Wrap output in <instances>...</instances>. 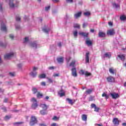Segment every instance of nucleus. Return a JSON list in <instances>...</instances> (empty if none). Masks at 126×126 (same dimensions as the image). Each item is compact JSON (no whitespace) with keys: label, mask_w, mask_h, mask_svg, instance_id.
<instances>
[{"label":"nucleus","mask_w":126,"mask_h":126,"mask_svg":"<svg viewBox=\"0 0 126 126\" xmlns=\"http://www.w3.org/2000/svg\"><path fill=\"white\" fill-rule=\"evenodd\" d=\"M66 100L68 101V103L70 104L71 105H72L74 102L72 101V99H70L69 98H67Z\"/></svg>","instance_id":"7c9ffc66"},{"label":"nucleus","mask_w":126,"mask_h":126,"mask_svg":"<svg viewBox=\"0 0 126 126\" xmlns=\"http://www.w3.org/2000/svg\"><path fill=\"white\" fill-rule=\"evenodd\" d=\"M53 2H59L60 1V0H52Z\"/></svg>","instance_id":"4d7b16f0"},{"label":"nucleus","mask_w":126,"mask_h":126,"mask_svg":"<svg viewBox=\"0 0 126 126\" xmlns=\"http://www.w3.org/2000/svg\"><path fill=\"white\" fill-rule=\"evenodd\" d=\"M102 97H105V98H106V99H109V95L106 94V93H103V94H102Z\"/></svg>","instance_id":"2f4dec72"},{"label":"nucleus","mask_w":126,"mask_h":126,"mask_svg":"<svg viewBox=\"0 0 126 126\" xmlns=\"http://www.w3.org/2000/svg\"><path fill=\"white\" fill-rule=\"evenodd\" d=\"M93 91V89H88L86 91V93H87V94H91Z\"/></svg>","instance_id":"5701e85b"},{"label":"nucleus","mask_w":126,"mask_h":126,"mask_svg":"<svg viewBox=\"0 0 126 126\" xmlns=\"http://www.w3.org/2000/svg\"><path fill=\"white\" fill-rule=\"evenodd\" d=\"M58 94L61 97H63V96H64V93L63 92V91H61L59 92H58Z\"/></svg>","instance_id":"bb28decb"},{"label":"nucleus","mask_w":126,"mask_h":126,"mask_svg":"<svg viewBox=\"0 0 126 126\" xmlns=\"http://www.w3.org/2000/svg\"><path fill=\"white\" fill-rule=\"evenodd\" d=\"M75 65V60H73V61H72L71 63H70V64H69V66H72V67H73V66H74Z\"/></svg>","instance_id":"393cba45"},{"label":"nucleus","mask_w":126,"mask_h":126,"mask_svg":"<svg viewBox=\"0 0 126 126\" xmlns=\"http://www.w3.org/2000/svg\"><path fill=\"white\" fill-rule=\"evenodd\" d=\"M102 58L105 59V58H111V53H106L103 56Z\"/></svg>","instance_id":"2eb2a0df"},{"label":"nucleus","mask_w":126,"mask_h":126,"mask_svg":"<svg viewBox=\"0 0 126 126\" xmlns=\"http://www.w3.org/2000/svg\"><path fill=\"white\" fill-rule=\"evenodd\" d=\"M49 9H50V6L45 7V10H46V11H48Z\"/></svg>","instance_id":"5fc2aeb1"},{"label":"nucleus","mask_w":126,"mask_h":126,"mask_svg":"<svg viewBox=\"0 0 126 126\" xmlns=\"http://www.w3.org/2000/svg\"><path fill=\"white\" fill-rule=\"evenodd\" d=\"M74 28H78V29H79L80 28V25H79V24H75L74 25Z\"/></svg>","instance_id":"c9c22d12"},{"label":"nucleus","mask_w":126,"mask_h":126,"mask_svg":"<svg viewBox=\"0 0 126 126\" xmlns=\"http://www.w3.org/2000/svg\"><path fill=\"white\" fill-rule=\"evenodd\" d=\"M77 31H75L73 32V35L75 38H76L77 37Z\"/></svg>","instance_id":"4c0bfd02"},{"label":"nucleus","mask_w":126,"mask_h":126,"mask_svg":"<svg viewBox=\"0 0 126 126\" xmlns=\"http://www.w3.org/2000/svg\"><path fill=\"white\" fill-rule=\"evenodd\" d=\"M108 24H109V26H112V25H113V23H112V22H109L108 23Z\"/></svg>","instance_id":"13d9d810"},{"label":"nucleus","mask_w":126,"mask_h":126,"mask_svg":"<svg viewBox=\"0 0 126 126\" xmlns=\"http://www.w3.org/2000/svg\"><path fill=\"white\" fill-rule=\"evenodd\" d=\"M41 85H42V86H46V82H42L41 83Z\"/></svg>","instance_id":"8fccbe9b"},{"label":"nucleus","mask_w":126,"mask_h":126,"mask_svg":"<svg viewBox=\"0 0 126 126\" xmlns=\"http://www.w3.org/2000/svg\"><path fill=\"white\" fill-rule=\"evenodd\" d=\"M82 119L83 121L86 122L87 121V116L85 114H83L82 115Z\"/></svg>","instance_id":"aec40b11"},{"label":"nucleus","mask_w":126,"mask_h":126,"mask_svg":"<svg viewBox=\"0 0 126 126\" xmlns=\"http://www.w3.org/2000/svg\"><path fill=\"white\" fill-rule=\"evenodd\" d=\"M53 120H54V121H58V120H59V118L57 117V116H54Z\"/></svg>","instance_id":"de8ad7c7"},{"label":"nucleus","mask_w":126,"mask_h":126,"mask_svg":"<svg viewBox=\"0 0 126 126\" xmlns=\"http://www.w3.org/2000/svg\"><path fill=\"white\" fill-rule=\"evenodd\" d=\"M16 55V53L13 51L10 52L4 56L5 60H9L11 58H13Z\"/></svg>","instance_id":"f257e3e1"},{"label":"nucleus","mask_w":126,"mask_h":126,"mask_svg":"<svg viewBox=\"0 0 126 126\" xmlns=\"http://www.w3.org/2000/svg\"><path fill=\"white\" fill-rule=\"evenodd\" d=\"M57 61L59 63H63V58L61 57L57 59Z\"/></svg>","instance_id":"4be33fe9"},{"label":"nucleus","mask_w":126,"mask_h":126,"mask_svg":"<svg viewBox=\"0 0 126 126\" xmlns=\"http://www.w3.org/2000/svg\"><path fill=\"white\" fill-rule=\"evenodd\" d=\"M0 11H2V7L1 5L0 6Z\"/></svg>","instance_id":"69168bd1"},{"label":"nucleus","mask_w":126,"mask_h":126,"mask_svg":"<svg viewBox=\"0 0 126 126\" xmlns=\"http://www.w3.org/2000/svg\"><path fill=\"white\" fill-rule=\"evenodd\" d=\"M43 31L45 33H48L49 31H50V29L45 28L43 29Z\"/></svg>","instance_id":"ea45409f"},{"label":"nucleus","mask_w":126,"mask_h":126,"mask_svg":"<svg viewBox=\"0 0 126 126\" xmlns=\"http://www.w3.org/2000/svg\"><path fill=\"white\" fill-rule=\"evenodd\" d=\"M29 38L28 37H26L24 40V43H27L28 42Z\"/></svg>","instance_id":"37998d69"},{"label":"nucleus","mask_w":126,"mask_h":126,"mask_svg":"<svg viewBox=\"0 0 126 126\" xmlns=\"http://www.w3.org/2000/svg\"><path fill=\"white\" fill-rule=\"evenodd\" d=\"M1 31H4V32H6V27H5V25L3 24H1Z\"/></svg>","instance_id":"f8f14e48"},{"label":"nucleus","mask_w":126,"mask_h":126,"mask_svg":"<svg viewBox=\"0 0 126 126\" xmlns=\"http://www.w3.org/2000/svg\"><path fill=\"white\" fill-rule=\"evenodd\" d=\"M90 14H91L90 12H88V11L84 13V15L85 16H89V15H90Z\"/></svg>","instance_id":"58836bf2"},{"label":"nucleus","mask_w":126,"mask_h":126,"mask_svg":"<svg viewBox=\"0 0 126 126\" xmlns=\"http://www.w3.org/2000/svg\"><path fill=\"white\" fill-rule=\"evenodd\" d=\"M39 126H47V125H46L45 124H40Z\"/></svg>","instance_id":"bf43d9fd"},{"label":"nucleus","mask_w":126,"mask_h":126,"mask_svg":"<svg viewBox=\"0 0 126 126\" xmlns=\"http://www.w3.org/2000/svg\"><path fill=\"white\" fill-rule=\"evenodd\" d=\"M119 58L121 60V61H125V56L124 55H120L118 56Z\"/></svg>","instance_id":"b1692460"},{"label":"nucleus","mask_w":126,"mask_h":126,"mask_svg":"<svg viewBox=\"0 0 126 126\" xmlns=\"http://www.w3.org/2000/svg\"><path fill=\"white\" fill-rule=\"evenodd\" d=\"M48 82L50 83H53V80H52L51 79H50V78H48Z\"/></svg>","instance_id":"864d4df0"},{"label":"nucleus","mask_w":126,"mask_h":126,"mask_svg":"<svg viewBox=\"0 0 126 126\" xmlns=\"http://www.w3.org/2000/svg\"><path fill=\"white\" fill-rule=\"evenodd\" d=\"M9 38H10L12 40H13V39H14V35H13V34H10L9 35Z\"/></svg>","instance_id":"c03bdc74"},{"label":"nucleus","mask_w":126,"mask_h":126,"mask_svg":"<svg viewBox=\"0 0 126 126\" xmlns=\"http://www.w3.org/2000/svg\"><path fill=\"white\" fill-rule=\"evenodd\" d=\"M113 7H115V8H119V7H120V5H119V4H117L116 3H113Z\"/></svg>","instance_id":"a878e982"},{"label":"nucleus","mask_w":126,"mask_h":126,"mask_svg":"<svg viewBox=\"0 0 126 126\" xmlns=\"http://www.w3.org/2000/svg\"><path fill=\"white\" fill-rule=\"evenodd\" d=\"M18 67L19 68H21V67H22V64H21V63L18 64Z\"/></svg>","instance_id":"603ef678"},{"label":"nucleus","mask_w":126,"mask_h":126,"mask_svg":"<svg viewBox=\"0 0 126 126\" xmlns=\"http://www.w3.org/2000/svg\"><path fill=\"white\" fill-rule=\"evenodd\" d=\"M31 47L32 48H37V43L35 42H33L31 44Z\"/></svg>","instance_id":"c85d7f7f"},{"label":"nucleus","mask_w":126,"mask_h":126,"mask_svg":"<svg viewBox=\"0 0 126 126\" xmlns=\"http://www.w3.org/2000/svg\"><path fill=\"white\" fill-rule=\"evenodd\" d=\"M107 35H110V36H112V35L115 34V30L114 29H111L108 31H107Z\"/></svg>","instance_id":"0eeeda50"},{"label":"nucleus","mask_w":126,"mask_h":126,"mask_svg":"<svg viewBox=\"0 0 126 126\" xmlns=\"http://www.w3.org/2000/svg\"><path fill=\"white\" fill-rule=\"evenodd\" d=\"M10 118H11V117L10 116H6L5 117V120H9V119H10Z\"/></svg>","instance_id":"a18cd8bd"},{"label":"nucleus","mask_w":126,"mask_h":126,"mask_svg":"<svg viewBox=\"0 0 126 126\" xmlns=\"http://www.w3.org/2000/svg\"><path fill=\"white\" fill-rule=\"evenodd\" d=\"M70 61V58L69 57L68 59H66V62L67 63H68Z\"/></svg>","instance_id":"052dcab7"},{"label":"nucleus","mask_w":126,"mask_h":126,"mask_svg":"<svg viewBox=\"0 0 126 126\" xmlns=\"http://www.w3.org/2000/svg\"><path fill=\"white\" fill-rule=\"evenodd\" d=\"M9 74H10V76H12V77H13V76H14V75H15V74L14 73L10 72V73H9Z\"/></svg>","instance_id":"3c124183"},{"label":"nucleus","mask_w":126,"mask_h":126,"mask_svg":"<svg viewBox=\"0 0 126 126\" xmlns=\"http://www.w3.org/2000/svg\"><path fill=\"white\" fill-rule=\"evenodd\" d=\"M54 66H51L49 67V69H54Z\"/></svg>","instance_id":"e2e57ef3"},{"label":"nucleus","mask_w":126,"mask_h":126,"mask_svg":"<svg viewBox=\"0 0 126 126\" xmlns=\"http://www.w3.org/2000/svg\"><path fill=\"white\" fill-rule=\"evenodd\" d=\"M67 2H72V0H66Z\"/></svg>","instance_id":"680f3d73"},{"label":"nucleus","mask_w":126,"mask_h":126,"mask_svg":"<svg viewBox=\"0 0 126 126\" xmlns=\"http://www.w3.org/2000/svg\"><path fill=\"white\" fill-rule=\"evenodd\" d=\"M82 13L81 12H79L76 14H74V16L75 18L77 19L79 18V17L81 16Z\"/></svg>","instance_id":"ddd939ff"},{"label":"nucleus","mask_w":126,"mask_h":126,"mask_svg":"<svg viewBox=\"0 0 126 126\" xmlns=\"http://www.w3.org/2000/svg\"><path fill=\"white\" fill-rule=\"evenodd\" d=\"M121 20H122L123 21L126 20V16L125 15H123L120 17Z\"/></svg>","instance_id":"cd10ccee"},{"label":"nucleus","mask_w":126,"mask_h":126,"mask_svg":"<svg viewBox=\"0 0 126 126\" xmlns=\"http://www.w3.org/2000/svg\"><path fill=\"white\" fill-rule=\"evenodd\" d=\"M79 34L83 37H88V35H89L88 32H79Z\"/></svg>","instance_id":"4468645a"},{"label":"nucleus","mask_w":126,"mask_h":126,"mask_svg":"<svg viewBox=\"0 0 126 126\" xmlns=\"http://www.w3.org/2000/svg\"><path fill=\"white\" fill-rule=\"evenodd\" d=\"M38 70V68L36 67H33V71H32L30 74L32 76V77H35L36 75H37V72H36V70Z\"/></svg>","instance_id":"20e7f679"},{"label":"nucleus","mask_w":126,"mask_h":126,"mask_svg":"<svg viewBox=\"0 0 126 126\" xmlns=\"http://www.w3.org/2000/svg\"><path fill=\"white\" fill-rule=\"evenodd\" d=\"M80 74L82 75L85 74L86 76H90V75H91V73H89L87 71L84 72L83 70L80 71Z\"/></svg>","instance_id":"423d86ee"},{"label":"nucleus","mask_w":126,"mask_h":126,"mask_svg":"<svg viewBox=\"0 0 126 126\" xmlns=\"http://www.w3.org/2000/svg\"><path fill=\"white\" fill-rule=\"evenodd\" d=\"M87 25V24H86L85 23H83V28H85V27H86Z\"/></svg>","instance_id":"6e6d98bb"},{"label":"nucleus","mask_w":126,"mask_h":126,"mask_svg":"<svg viewBox=\"0 0 126 126\" xmlns=\"http://www.w3.org/2000/svg\"><path fill=\"white\" fill-rule=\"evenodd\" d=\"M106 80L108 82H115V78L112 76H109L106 78Z\"/></svg>","instance_id":"6e6552de"},{"label":"nucleus","mask_w":126,"mask_h":126,"mask_svg":"<svg viewBox=\"0 0 126 126\" xmlns=\"http://www.w3.org/2000/svg\"><path fill=\"white\" fill-rule=\"evenodd\" d=\"M0 47H2V48H5L6 47V44H4L3 43L0 42Z\"/></svg>","instance_id":"e433bc0d"},{"label":"nucleus","mask_w":126,"mask_h":126,"mask_svg":"<svg viewBox=\"0 0 126 126\" xmlns=\"http://www.w3.org/2000/svg\"><path fill=\"white\" fill-rule=\"evenodd\" d=\"M22 124V122H16L14 123V126H19V125Z\"/></svg>","instance_id":"79ce46f5"},{"label":"nucleus","mask_w":126,"mask_h":126,"mask_svg":"<svg viewBox=\"0 0 126 126\" xmlns=\"http://www.w3.org/2000/svg\"><path fill=\"white\" fill-rule=\"evenodd\" d=\"M71 70L72 76H74L75 77L77 76V74L76 73V69L75 68H73Z\"/></svg>","instance_id":"9b49d317"},{"label":"nucleus","mask_w":126,"mask_h":126,"mask_svg":"<svg viewBox=\"0 0 126 126\" xmlns=\"http://www.w3.org/2000/svg\"><path fill=\"white\" fill-rule=\"evenodd\" d=\"M37 98H42V97H43V94L40 93L38 92L37 93Z\"/></svg>","instance_id":"f704fd0d"},{"label":"nucleus","mask_w":126,"mask_h":126,"mask_svg":"<svg viewBox=\"0 0 126 126\" xmlns=\"http://www.w3.org/2000/svg\"><path fill=\"white\" fill-rule=\"evenodd\" d=\"M20 19H21V18L19 16H17L16 17V21H20Z\"/></svg>","instance_id":"09e8293b"},{"label":"nucleus","mask_w":126,"mask_h":126,"mask_svg":"<svg viewBox=\"0 0 126 126\" xmlns=\"http://www.w3.org/2000/svg\"><path fill=\"white\" fill-rule=\"evenodd\" d=\"M122 126H126V123H124L122 124Z\"/></svg>","instance_id":"338daca9"},{"label":"nucleus","mask_w":126,"mask_h":126,"mask_svg":"<svg viewBox=\"0 0 126 126\" xmlns=\"http://www.w3.org/2000/svg\"><path fill=\"white\" fill-rule=\"evenodd\" d=\"M39 77L41 79L42 78H46V74H41L39 75Z\"/></svg>","instance_id":"72a5a7b5"},{"label":"nucleus","mask_w":126,"mask_h":126,"mask_svg":"<svg viewBox=\"0 0 126 126\" xmlns=\"http://www.w3.org/2000/svg\"><path fill=\"white\" fill-rule=\"evenodd\" d=\"M40 106L41 108H42L43 110H44L45 111L48 109V106H47L45 104H41Z\"/></svg>","instance_id":"f3484780"},{"label":"nucleus","mask_w":126,"mask_h":126,"mask_svg":"<svg viewBox=\"0 0 126 126\" xmlns=\"http://www.w3.org/2000/svg\"><path fill=\"white\" fill-rule=\"evenodd\" d=\"M110 96H111L112 99H117L120 97L119 95V94H117L116 93H112L110 94Z\"/></svg>","instance_id":"39448f33"},{"label":"nucleus","mask_w":126,"mask_h":126,"mask_svg":"<svg viewBox=\"0 0 126 126\" xmlns=\"http://www.w3.org/2000/svg\"><path fill=\"white\" fill-rule=\"evenodd\" d=\"M32 92H33V94H36V92H37V91H38V90H37V88H34V87L32 88Z\"/></svg>","instance_id":"473e14b6"},{"label":"nucleus","mask_w":126,"mask_h":126,"mask_svg":"<svg viewBox=\"0 0 126 126\" xmlns=\"http://www.w3.org/2000/svg\"><path fill=\"white\" fill-rule=\"evenodd\" d=\"M9 5L11 8H13V7H14V4H13V2L11 1H10Z\"/></svg>","instance_id":"c756f323"},{"label":"nucleus","mask_w":126,"mask_h":126,"mask_svg":"<svg viewBox=\"0 0 126 126\" xmlns=\"http://www.w3.org/2000/svg\"><path fill=\"white\" fill-rule=\"evenodd\" d=\"M98 36L100 37H105V36H106V33L102 32H99L98 33Z\"/></svg>","instance_id":"dca6fc26"},{"label":"nucleus","mask_w":126,"mask_h":126,"mask_svg":"<svg viewBox=\"0 0 126 126\" xmlns=\"http://www.w3.org/2000/svg\"><path fill=\"white\" fill-rule=\"evenodd\" d=\"M91 107H92V108H94V112H99V110H100V108H99V107H97L96 106V105H95V104H94V103L92 104V105H91Z\"/></svg>","instance_id":"1a4fd4ad"},{"label":"nucleus","mask_w":126,"mask_h":126,"mask_svg":"<svg viewBox=\"0 0 126 126\" xmlns=\"http://www.w3.org/2000/svg\"><path fill=\"white\" fill-rule=\"evenodd\" d=\"M109 71L110 73H111V74H115V72H116V70L114 69V68H110L109 69Z\"/></svg>","instance_id":"a211bd4d"},{"label":"nucleus","mask_w":126,"mask_h":126,"mask_svg":"<svg viewBox=\"0 0 126 126\" xmlns=\"http://www.w3.org/2000/svg\"><path fill=\"white\" fill-rule=\"evenodd\" d=\"M35 124H37V119L35 116H32L30 125L31 126H34Z\"/></svg>","instance_id":"7ed1b4c3"},{"label":"nucleus","mask_w":126,"mask_h":126,"mask_svg":"<svg viewBox=\"0 0 126 126\" xmlns=\"http://www.w3.org/2000/svg\"><path fill=\"white\" fill-rule=\"evenodd\" d=\"M31 102H32V109H35L37 107H38V104H37V100L36 98L32 97L31 99Z\"/></svg>","instance_id":"f03ea898"},{"label":"nucleus","mask_w":126,"mask_h":126,"mask_svg":"<svg viewBox=\"0 0 126 126\" xmlns=\"http://www.w3.org/2000/svg\"><path fill=\"white\" fill-rule=\"evenodd\" d=\"M86 44H87L88 46H91V45H92V41L90 40H87L86 41Z\"/></svg>","instance_id":"412c9836"},{"label":"nucleus","mask_w":126,"mask_h":126,"mask_svg":"<svg viewBox=\"0 0 126 126\" xmlns=\"http://www.w3.org/2000/svg\"><path fill=\"white\" fill-rule=\"evenodd\" d=\"M40 114L41 115H46L47 112L45 111L41 110L40 111Z\"/></svg>","instance_id":"a19ab883"},{"label":"nucleus","mask_w":126,"mask_h":126,"mask_svg":"<svg viewBox=\"0 0 126 126\" xmlns=\"http://www.w3.org/2000/svg\"><path fill=\"white\" fill-rule=\"evenodd\" d=\"M53 76H54V77H59V76H60V74H59L58 73H54L53 74Z\"/></svg>","instance_id":"49530a36"},{"label":"nucleus","mask_w":126,"mask_h":126,"mask_svg":"<svg viewBox=\"0 0 126 126\" xmlns=\"http://www.w3.org/2000/svg\"><path fill=\"white\" fill-rule=\"evenodd\" d=\"M57 124L56 123H53L51 125V126H56Z\"/></svg>","instance_id":"0e129e2a"},{"label":"nucleus","mask_w":126,"mask_h":126,"mask_svg":"<svg viewBox=\"0 0 126 126\" xmlns=\"http://www.w3.org/2000/svg\"><path fill=\"white\" fill-rule=\"evenodd\" d=\"M91 32L92 33L94 32V29H91Z\"/></svg>","instance_id":"774afa93"},{"label":"nucleus","mask_w":126,"mask_h":126,"mask_svg":"<svg viewBox=\"0 0 126 126\" xmlns=\"http://www.w3.org/2000/svg\"><path fill=\"white\" fill-rule=\"evenodd\" d=\"M113 123L115 126H119L120 121L117 118H114L113 120Z\"/></svg>","instance_id":"9d476101"},{"label":"nucleus","mask_w":126,"mask_h":126,"mask_svg":"<svg viewBox=\"0 0 126 126\" xmlns=\"http://www.w3.org/2000/svg\"><path fill=\"white\" fill-rule=\"evenodd\" d=\"M86 63H89V53L86 54Z\"/></svg>","instance_id":"6ab92c4d"}]
</instances>
